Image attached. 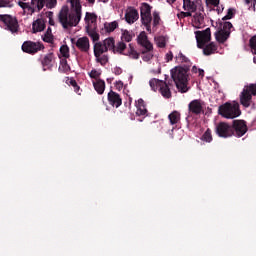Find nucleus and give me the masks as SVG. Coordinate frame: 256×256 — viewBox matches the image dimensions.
Here are the masks:
<instances>
[{
  "label": "nucleus",
  "mask_w": 256,
  "mask_h": 256,
  "mask_svg": "<svg viewBox=\"0 0 256 256\" xmlns=\"http://www.w3.org/2000/svg\"><path fill=\"white\" fill-rule=\"evenodd\" d=\"M69 6H62L58 13V21L62 25L63 29H71L72 27H77L81 21L82 17V6L81 0H68Z\"/></svg>",
  "instance_id": "1"
},
{
  "label": "nucleus",
  "mask_w": 256,
  "mask_h": 256,
  "mask_svg": "<svg viewBox=\"0 0 256 256\" xmlns=\"http://www.w3.org/2000/svg\"><path fill=\"white\" fill-rule=\"evenodd\" d=\"M113 49V37L106 38L102 42L94 43V57L96 63H100L103 67L109 63V56L104 53Z\"/></svg>",
  "instance_id": "2"
},
{
  "label": "nucleus",
  "mask_w": 256,
  "mask_h": 256,
  "mask_svg": "<svg viewBox=\"0 0 256 256\" xmlns=\"http://www.w3.org/2000/svg\"><path fill=\"white\" fill-rule=\"evenodd\" d=\"M187 73H189L188 66L185 68L176 66L171 70V78L180 93H187V91H189V88L187 87V83H189V75Z\"/></svg>",
  "instance_id": "3"
},
{
  "label": "nucleus",
  "mask_w": 256,
  "mask_h": 256,
  "mask_svg": "<svg viewBox=\"0 0 256 256\" xmlns=\"http://www.w3.org/2000/svg\"><path fill=\"white\" fill-rule=\"evenodd\" d=\"M218 113L224 119H235L241 115V109H239V103H229L219 106Z\"/></svg>",
  "instance_id": "4"
},
{
  "label": "nucleus",
  "mask_w": 256,
  "mask_h": 256,
  "mask_svg": "<svg viewBox=\"0 0 256 256\" xmlns=\"http://www.w3.org/2000/svg\"><path fill=\"white\" fill-rule=\"evenodd\" d=\"M253 95H256V84H249L244 86L241 94H240V103L243 107H251V101L253 99Z\"/></svg>",
  "instance_id": "5"
},
{
  "label": "nucleus",
  "mask_w": 256,
  "mask_h": 256,
  "mask_svg": "<svg viewBox=\"0 0 256 256\" xmlns=\"http://www.w3.org/2000/svg\"><path fill=\"white\" fill-rule=\"evenodd\" d=\"M231 29H233V24L231 22H224L222 28L215 33L216 41L218 43H225L231 37Z\"/></svg>",
  "instance_id": "6"
},
{
  "label": "nucleus",
  "mask_w": 256,
  "mask_h": 256,
  "mask_svg": "<svg viewBox=\"0 0 256 256\" xmlns=\"http://www.w3.org/2000/svg\"><path fill=\"white\" fill-rule=\"evenodd\" d=\"M196 43L198 49H203L207 43H211V28L203 31H195Z\"/></svg>",
  "instance_id": "7"
},
{
  "label": "nucleus",
  "mask_w": 256,
  "mask_h": 256,
  "mask_svg": "<svg viewBox=\"0 0 256 256\" xmlns=\"http://www.w3.org/2000/svg\"><path fill=\"white\" fill-rule=\"evenodd\" d=\"M0 21L4 23L6 29L11 33H17L19 31V22L17 18L9 14H0Z\"/></svg>",
  "instance_id": "8"
},
{
  "label": "nucleus",
  "mask_w": 256,
  "mask_h": 256,
  "mask_svg": "<svg viewBox=\"0 0 256 256\" xmlns=\"http://www.w3.org/2000/svg\"><path fill=\"white\" fill-rule=\"evenodd\" d=\"M215 133L222 139H229V137H233L232 125L226 122H219L215 126Z\"/></svg>",
  "instance_id": "9"
},
{
  "label": "nucleus",
  "mask_w": 256,
  "mask_h": 256,
  "mask_svg": "<svg viewBox=\"0 0 256 256\" xmlns=\"http://www.w3.org/2000/svg\"><path fill=\"white\" fill-rule=\"evenodd\" d=\"M23 53H28V55H35V53H39V51H43L45 46L41 42H33L31 40L25 41L21 47Z\"/></svg>",
  "instance_id": "10"
},
{
  "label": "nucleus",
  "mask_w": 256,
  "mask_h": 256,
  "mask_svg": "<svg viewBox=\"0 0 256 256\" xmlns=\"http://www.w3.org/2000/svg\"><path fill=\"white\" fill-rule=\"evenodd\" d=\"M231 125L233 137L241 138L249 131V127H247V122L245 120H233Z\"/></svg>",
  "instance_id": "11"
},
{
  "label": "nucleus",
  "mask_w": 256,
  "mask_h": 256,
  "mask_svg": "<svg viewBox=\"0 0 256 256\" xmlns=\"http://www.w3.org/2000/svg\"><path fill=\"white\" fill-rule=\"evenodd\" d=\"M205 102L201 99H195L192 100L188 104V111L190 115H201L202 113H205Z\"/></svg>",
  "instance_id": "12"
},
{
  "label": "nucleus",
  "mask_w": 256,
  "mask_h": 256,
  "mask_svg": "<svg viewBox=\"0 0 256 256\" xmlns=\"http://www.w3.org/2000/svg\"><path fill=\"white\" fill-rule=\"evenodd\" d=\"M138 45H141L143 49H147V51H153V44L149 41V37H147V33L142 31L137 37Z\"/></svg>",
  "instance_id": "13"
},
{
  "label": "nucleus",
  "mask_w": 256,
  "mask_h": 256,
  "mask_svg": "<svg viewBox=\"0 0 256 256\" xmlns=\"http://www.w3.org/2000/svg\"><path fill=\"white\" fill-rule=\"evenodd\" d=\"M108 103L117 109L123 105V100L121 99V95L113 90H110L108 93Z\"/></svg>",
  "instance_id": "14"
},
{
  "label": "nucleus",
  "mask_w": 256,
  "mask_h": 256,
  "mask_svg": "<svg viewBox=\"0 0 256 256\" xmlns=\"http://www.w3.org/2000/svg\"><path fill=\"white\" fill-rule=\"evenodd\" d=\"M85 23H86V30L97 29V14L86 12Z\"/></svg>",
  "instance_id": "15"
},
{
  "label": "nucleus",
  "mask_w": 256,
  "mask_h": 256,
  "mask_svg": "<svg viewBox=\"0 0 256 256\" xmlns=\"http://www.w3.org/2000/svg\"><path fill=\"white\" fill-rule=\"evenodd\" d=\"M136 115L138 117H148L149 110H147V105L145 104V100L143 98L138 99L136 103Z\"/></svg>",
  "instance_id": "16"
},
{
  "label": "nucleus",
  "mask_w": 256,
  "mask_h": 256,
  "mask_svg": "<svg viewBox=\"0 0 256 256\" xmlns=\"http://www.w3.org/2000/svg\"><path fill=\"white\" fill-rule=\"evenodd\" d=\"M139 19V12L135 8H128L125 13V21L129 23V25H133L135 21Z\"/></svg>",
  "instance_id": "17"
},
{
  "label": "nucleus",
  "mask_w": 256,
  "mask_h": 256,
  "mask_svg": "<svg viewBox=\"0 0 256 256\" xmlns=\"http://www.w3.org/2000/svg\"><path fill=\"white\" fill-rule=\"evenodd\" d=\"M53 59H55V55L53 53L46 54L42 60L41 65L43 67V71L51 70L53 68Z\"/></svg>",
  "instance_id": "18"
},
{
  "label": "nucleus",
  "mask_w": 256,
  "mask_h": 256,
  "mask_svg": "<svg viewBox=\"0 0 256 256\" xmlns=\"http://www.w3.org/2000/svg\"><path fill=\"white\" fill-rule=\"evenodd\" d=\"M76 47L77 49L82 51V53H88L90 49L89 38L87 37L78 38V40L76 41Z\"/></svg>",
  "instance_id": "19"
},
{
  "label": "nucleus",
  "mask_w": 256,
  "mask_h": 256,
  "mask_svg": "<svg viewBox=\"0 0 256 256\" xmlns=\"http://www.w3.org/2000/svg\"><path fill=\"white\" fill-rule=\"evenodd\" d=\"M205 25V13L196 12L193 16V27L196 29H201Z\"/></svg>",
  "instance_id": "20"
},
{
  "label": "nucleus",
  "mask_w": 256,
  "mask_h": 256,
  "mask_svg": "<svg viewBox=\"0 0 256 256\" xmlns=\"http://www.w3.org/2000/svg\"><path fill=\"white\" fill-rule=\"evenodd\" d=\"M203 55H206V57H209V55H215V53H217V44H215V42H208L207 44L204 45L203 48Z\"/></svg>",
  "instance_id": "21"
},
{
  "label": "nucleus",
  "mask_w": 256,
  "mask_h": 256,
  "mask_svg": "<svg viewBox=\"0 0 256 256\" xmlns=\"http://www.w3.org/2000/svg\"><path fill=\"white\" fill-rule=\"evenodd\" d=\"M125 49H127V44H125V42L120 41L117 44H115V38H113V48H111V51H113V53L126 55L127 53H124Z\"/></svg>",
  "instance_id": "22"
},
{
  "label": "nucleus",
  "mask_w": 256,
  "mask_h": 256,
  "mask_svg": "<svg viewBox=\"0 0 256 256\" xmlns=\"http://www.w3.org/2000/svg\"><path fill=\"white\" fill-rule=\"evenodd\" d=\"M117 27H119V23H117V21H113L110 23L106 22L104 23V28L100 30V33L101 35H105V33H113V31H115Z\"/></svg>",
  "instance_id": "23"
},
{
  "label": "nucleus",
  "mask_w": 256,
  "mask_h": 256,
  "mask_svg": "<svg viewBox=\"0 0 256 256\" xmlns=\"http://www.w3.org/2000/svg\"><path fill=\"white\" fill-rule=\"evenodd\" d=\"M45 31V20L38 18L32 23V33H41Z\"/></svg>",
  "instance_id": "24"
},
{
  "label": "nucleus",
  "mask_w": 256,
  "mask_h": 256,
  "mask_svg": "<svg viewBox=\"0 0 256 256\" xmlns=\"http://www.w3.org/2000/svg\"><path fill=\"white\" fill-rule=\"evenodd\" d=\"M142 25L146 28L148 33H151V22L153 21V16L151 14H140Z\"/></svg>",
  "instance_id": "25"
},
{
  "label": "nucleus",
  "mask_w": 256,
  "mask_h": 256,
  "mask_svg": "<svg viewBox=\"0 0 256 256\" xmlns=\"http://www.w3.org/2000/svg\"><path fill=\"white\" fill-rule=\"evenodd\" d=\"M159 91L162 97H165V99H171V89L169 88L167 82L162 81V85H160Z\"/></svg>",
  "instance_id": "26"
},
{
  "label": "nucleus",
  "mask_w": 256,
  "mask_h": 256,
  "mask_svg": "<svg viewBox=\"0 0 256 256\" xmlns=\"http://www.w3.org/2000/svg\"><path fill=\"white\" fill-rule=\"evenodd\" d=\"M93 86L98 95H103L105 93V81L98 79L96 82H93Z\"/></svg>",
  "instance_id": "27"
},
{
  "label": "nucleus",
  "mask_w": 256,
  "mask_h": 256,
  "mask_svg": "<svg viewBox=\"0 0 256 256\" xmlns=\"http://www.w3.org/2000/svg\"><path fill=\"white\" fill-rule=\"evenodd\" d=\"M183 9L184 11L195 13L197 11V5L191 0H183Z\"/></svg>",
  "instance_id": "28"
},
{
  "label": "nucleus",
  "mask_w": 256,
  "mask_h": 256,
  "mask_svg": "<svg viewBox=\"0 0 256 256\" xmlns=\"http://www.w3.org/2000/svg\"><path fill=\"white\" fill-rule=\"evenodd\" d=\"M168 119L170 121V124L177 125V123L181 121V113H179L178 111H173L168 115Z\"/></svg>",
  "instance_id": "29"
},
{
  "label": "nucleus",
  "mask_w": 256,
  "mask_h": 256,
  "mask_svg": "<svg viewBox=\"0 0 256 256\" xmlns=\"http://www.w3.org/2000/svg\"><path fill=\"white\" fill-rule=\"evenodd\" d=\"M58 71H60V73H69V71H71V66L67 63V58L61 59Z\"/></svg>",
  "instance_id": "30"
},
{
  "label": "nucleus",
  "mask_w": 256,
  "mask_h": 256,
  "mask_svg": "<svg viewBox=\"0 0 256 256\" xmlns=\"http://www.w3.org/2000/svg\"><path fill=\"white\" fill-rule=\"evenodd\" d=\"M162 84H163V80H159L157 78H152L149 81V85H150L152 91H157V89H159Z\"/></svg>",
  "instance_id": "31"
},
{
  "label": "nucleus",
  "mask_w": 256,
  "mask_h": 256,
  "mask_svg": "<svg viewBox=\"0 0 256 256\" xmlns=\"http://www.w3.org/2000/svg\"><path fill=\"white\" fill-rule=\"evenodd\" d=\"M87 34L89 35V37L92 39L93 43H97V41H99L100 36L99 33L97 32V29H88L86 30Z\"/></svg>",
  "instance_id": "32"
},
{
  "label": "nucleus",
  "mask_w": 256,
  "mask_h": 256,
  "mask_svg": "<svg viewBox=\"0 0 256 256\" xmlns=\"http://www.w3.org/2000/svg\"><path fill=\"white\" fill-rule=\"evenodd\" d=\"M121 40L122 42L125 41L126 43H131V41H133V33L128 30H124L121 36Z\"/></svg>",
  "instance_id": "33"
},
{
  "label": "nucleus",
  "mask_w": 256,
  "mask_h": 256,
  "mask_svg": "<svg viewBox=\"0 0 256 256\" xmlns=\"http://www.w3.org/2000/svg\"><path fill=\"white\" fill-rule=\"evenodd\" d=\"M151 9H153L151 5L142 3L140 7V15H151Z\"/></svg>",
  "instance_id": "34"
},
{
  "label": "nucleus",
  "mask_w": 256,
  "mask_h": 256,
  "mask_svg": "<svg viewBox=\"0 0 256 256\" xmlns=\"http://www.w3.org/2000/svg\"><path fill=\"white\" fill-rule=\"evenodd\" d=\"M142 59L146 63L151 61V59H153V50H147V49L142 50Z\"/></svg>",
  "instance_id": "35"
},
{
  "label": "nucleus",
  "mask_w": 256,
  "mask_h": 256,
  "mask_svg": "<svg viewBox=\"0 0 256 256\" xmlns=\"http://www.w3.org/2000/svg\"><path fill=\"white\" fill-rule=\"evenodd\" d=\"M155 43L160 49H163L167 46V40L164 36L155 37Z\"/></svg>",
  "instance_id": "36"
},
{
  "label": "nucleus",
  "mask_w": 256,
  "mask_h": 256,
  "mask_svg": "<svg viewBox=\"0 0 256 256\" xmlns=\"http://www.w3.org/2000/svg\"><path fill=\"white\" fill-rule=\"evenodd\" d=\"M31 5H34L37 13H39L45 7V0H31Z\"/></svg>",
  "instance_id": "37"
},
{
  "label": "nucleus",
  "mask_w": 256,
  "mask_h": 256,
  "mask_svg": "<svg viewBox=\"0 0 256 256\" xmlns=\"http://www.w3.org/2000/svg\"><path fill=\"white\" fill-rule=\"evenodd\" d=\"M125 55L131 57V59H139V54L135 51V47H133V44H129V50Z\"/></svg>",
  "instance_id": "38"
},
{
  "label": "nucleus",
  "mask_w": 256,
  "mask_h": 256,
  "mask_svg": "<svg viewBox=\"0 0 256 256\" xmlns=\"http://www.w3.org/2000/svg\"><path fill=\"white\" fill-rule=\"evenodd\" d=\"M202 141H205L206 143H211L213 141V135L211 134V129H207L204 134L201 137Z\"/></svg>",
  "instance_id": "39"
},
{
  "label": "nucleus",
  "mask_w": 256,
  "mask_h": 256,
  "mask_svg": "<svg viewBox=\"0 0 256 256\" xmlns=\"http://www.w3.org/2000/svg\"><path fill=\"white\" fill-rule=\"evenodd\" d=\"M159 23H161V16L159 15L158 11L153 12V18H152V25L153 27L159 26Z\"/></svg>",
  "instance_id": "40"
},
{
  "label": "nucleus",
  "mask_w": 256,
  "mask_h": 256,
  "mask_svg": "<svg viewBox=\"0 0 256 256\" xmlns=\"http://www.w3.org/2000/svg\"><path fill=\"white\" fill-rule=\"evenodd\" d=\"M60 53L62 55V57H64V59H69V46L67 45H62L60 47Z\"/></svg>",
  "instance_id": "41"
},
{
  "label": "nucleus",
  "mask_w": 256,
  "mask_h": 256,
  "mask_svg": "<svg viewBox=\"0 0 256 256\" xmlns=\"http://www.w3.org/2000/svg\"><path fill=\"white\" fill-rule=\"evenodd\" d=\"M233 17H235V9L229 8L228 12H227V15H225L222 18V21H229V19H233Z\"/></svg>",
  "instance_id": "42"
},
{
  "label": "nucleus",
  "mask_w": 256,
  "mask_h": 256,
  "mask_svg": "<svg viewBox=\"0 0 256 256\" xmlns=\"http://www.w3.org/2000/svg\"><path fill=\"white\" fill-rule=\"evenodd\" d=\"M70 85L73 86V89L75 91V93H77L78 95H81V87H79V84H77V81L74 79L70 80Z\"/></svg>",
  "instance_id": "43"
},
{
  "label": "nucleus",
  "mask_w": 256,
  "mask_h": 256,
  "mask_svg": "<svg viewBox=\"0 0 256 256\" xmlns=\"http://www.w3.org/2000/svg\"><path fill=\"white\" fill-rule=\"evenodd\" d=\"M249 45H250L252 53H254V55H256V36H253L252 38H250Z\"/></svg>",
  "instance_id": "44"
},
{
  "label": "nucleus",
  "mask_w": 256,
  "mask_h": 256,
  "mask_svg": "<svg viewBox=\"0 0 256 256\" xmlns=\"http://www.w3.org/2000/svg\"><path fill=\"white\" fill-rule=\"evenodd\" d=\"M47 9H55L57 7V0H45Z\"/></svg>",
  "instance_id": "45"
},
{
  "label": "nucleus",
  "mask_w": 256,
  "mask_h": 256,
  "mask_svg": "<svg viewBox=\"0 0 256 256\" xmlns=\"http://www.w3.org/2000/svg\"><path fill=\"white\" fill-rule=\"evenodd\" d=\"M13 1L15 0H0V8H3V7H13Z\"/></svg>",
  "instance_id": "46"
},
{
  "label": "nucleus",
  "mask_w": 256,
  "mask_h": 256,
  "mask_svg": "<svg viewBox=\"0 0 256 256\" xmlns=\"http://www.w3.org/2000/svg\"><path fill=\"white\" fill-rule=\"evenodd\" d=\"M89 77L91 79H97V81L99 80V77H101V72L95 70V69H92L90 72H89Z\"/></svg>",
  "instance_id": "47"
},
{
  "label": "nucleus",
  "mask_w": 256,
  "mask_h": 256,
  "mask_svg": "<svg viewBox=\"0 0 256 256\" xmlns=\"http://www.w3.org/2000/svg\"><path fill=\"white\" fill-rule=\"evenodd\" d=\"M245 5L249 7V9H252V11H255L256 9V0H244Z\"/></svg>",
  "instance_id": "48"
},
{
  "label": "nucleus",
  "mask_w": 256,
  "mask_h": 256,
  "mask_svg": "<svg viewBox=\"0 0 256 256\" xmlns=\"http://www.w3.org/2000/svg\"><path fill=\"white\" fill-rule=\"evenodd\" d=\"M180 63H189V58H187L183 53H179L176 57Z\"/></svg>",
  "instance_id": "49"
},
{
  "label": "nucleus",
  "mask_w": 256,
  "mask_h": 256,
  "mask_svg": "<svg viewBox=\"0 0 256 256\" xmlns=\"http://www.w3.org/2000/svg\"><path fill=\"white\" fill-rule=\"evenodd\" d=\"M43 41L45 43H53V34H50L49 32H46L44 37H43Z\"/></svg>",
  "instance_id": "50"
},
{
  "label": "nucleus",
  "mask_w": 256,
  "mask_h": 256,
  "mask_svg": "<svg viewBox=\"0 0 256 256\" xmlns=\"http://www.w3.org/2000/svg\"><path fill=\"white\" fill-rule=\"evenodd\" d=\"M193 12L191 11H188V12H181L180 14H178V17H182V18H185V17H192V14Z\"/></svg>",
  "instance_id": "51"
},
{
  "label": "nucleus",
  "mask_w": 256,
  "mask_h": 256,
  "mask_svg": "<svg viewBox=\"0 0 256 256\" xmlns=\"http://www.w3.org/2000/svg\"><path fill=\"white\" fill-rule=\"evenodd\" d=\"M209 5H213L214 7H217L220 3V0H206Z\"/></svg>",
  "instance_id": "52"
},
{
  "label": "nucleus",
  "mask_w": 256,
  "mask_h": 256,
  "mask_svg": "<svg viewBox=\"0 0 256 256\" xmlns=\"http://www.w3.org/2000/svg\"><path fill=\"white\" fill-rule=\"evenodd\" d=\"M115 88L118 90V91H121L123 89V82L122 81H117L115 83Z\"/></svg>",
  "instance_id": "53"
},
{
  "label": "nucleus",
  "mask_w": 256,
  "mask_h": 256,
  "mask_svg": "<svg viewBox=\"0 0 256 256\" xmlns=\"http://www.w3.org/2000/svg\"><path fill=\"white\" fill-rule=\"evenodd\" d=\"M26 9H27L28 13H30V15H33V13H35L37 11V9L35 7H32L29 4Z\"/></svg>",
  "instance_id": "54"
},
{
  "label": "nucleus",
  "mask_w": 256,
  "mask_h": 256,
  "mask_svg": "<svg viewBox=\"0 0 256 256\" xmlns=\"http://www.w3.org/2000/svg\"><path fill=\"white\" fill-rule=\"evenodd\" d=\"M166 61L167 63H169V61H173V52L170 51L166 54Z\"/></svg>",
  "instance_id": "55"
},
{
  "label": "nucleus",
  "mask_w": 256,
  "mask_h": 256,
  "mask_svg": "<svg viewBox=\"0 0 256 256\" xmlns=\"http://www.w3.org/2000/svg\"><path fill=\"white\" fill-rule=\"evenodd\" d=\"M18 5H19V7H21V9H27V7H29V4L25 3L23 1H19Z\"/></svg>",
  "instance_id": "56"
},
{
  "label": "nucleus",
  "mask_w": 256,
  "mask_h": 256,
  "mask_svg": "<svg viewBox=\"0 0 256 256\" xmlns=\"http://www.w3.org/2000/svg\"><path fill=\"white\" fill-rule=\"evenodd\" d=\"M113 73H115L116 75H121V73H123V70L119 67H115Z\"/></svg>",
  "instance_id": "57"
},
{
  "label": "nucleus",
  "mask_w": 256,
  "mask_h": 256,
  "mask_svg": "<svg viewBox=\"0 0 256 256\" xmlns=\"http://www.w3.org/2000/svg\"><path fill=\"white\" fill-rule=\"evenodd\" d=\"M215 7H217L216 8V11H217V13H218V15L220 14V13H223V6H219V4H218V6H215Z\"/></svg>",
  "instance_id": "58"
},
{
  "label": "nucleus",
  "mask_w": 256,
  "mask_h": 256,
  "mask_svg": "<svg viewBox=\"0 0 256 256\" xmlns=\"http://www.w3.org/2000/svg\"><path fill=\"white\" fill-rule=\"evenodd\" d=\"M46 17H47L48 19H53V12H52V11L46 12Z\"/></svg>",
  "instance_id": "59"
},
{
  "label": "nucleus",
  "mask_w": 256,
  "mask_h": 256,
  "mask_svg": "<svg viewBox=\"0 0 256 256\" xmlns=\"http://www.w3.org/2000/svg\"><path fill=\"white\" fill-rule=\"evenodd\" d=\"M198 73L200 77H205V70L203 69H198Z\"/></svg>",
  "instance_id": "60"
},
{
  "label": "nucleus",
  "mask_w": 256,
  "mask_h": 256,
  "mask_svg": "<svg viewBox=\"0 0 256 256\" xmlns=\"http://www.w3.org/2000/svg\"><path fill=\"white\" fill-rule=\"evenodd\" d=\"M49 25L51 26L55 25V20H53V18H49Z\"/></svg>",
  "instance_id": "61"
},
{
  "label": "nucleus",
  "mask_w": 256,
  "mask_h": 256,
  "mask_svg": "<svg viewBox=\"0 0 256 256\" xmlns=\"http://www.w3.org/2000/svg\"><path fill=\"white\" fill-rule=\"evenodd\" d=\"M198 71H199V69H197V66L192 67V73H197Z\"/></svg>",
  "instance_id": "62"
},
{
  "label": "nucleus",
  "mask_w": 256,
  "mask_h": 256,
  "mask_svg": "<svg viewBox=\"0 0 256 256\" xmlns=\"http://www.w3.org/2000/svg\"><path fill=\"white\" fill-rule=\"evenodd\" d=\"M90 5H95V0H86Z\"/></svg>",
  "instance_id": "63"
},
{
  "label": "nucleus",
  "mask_w": 256,
  "mask_h": 256,
  "mask_svg": "<svg viewBox=\"0 0 256 256\" xmlns=\"http://www.w3.org/2000/svg\"><path fill=\"white\" fill-rule=\"evenodd\" d=\"M46 33H49L51 35V27L47 29Z\"/></svg>",
  "instance_id": "64"
}]
</instances>
